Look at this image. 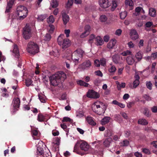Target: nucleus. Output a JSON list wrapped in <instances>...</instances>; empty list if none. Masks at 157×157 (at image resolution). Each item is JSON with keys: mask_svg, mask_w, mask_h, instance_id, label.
<instances>
[{"mask_svg": "<svg viewBox=\"0 0 157 157\" xmlns=\"http://www.w3.org/2000/svg\"><path fill=\"white\" fill-rule=\"evenodd\" d=\"M52 85L56 86L61 84L66 78V75L63 72H59L49 77Z\"/></svg>", "mask_w": 157, "mask_h": 157, "instance_id": "1", "label": "nucleus"}, {"mask_svg": "<svg viewBox=\"0 0 157 157\" xmlns=\"http://www.w3.org/2000/svg\"><path fill=\"white\" fill-rule=\"evenodd\" d=\"M99 2L100 6L103 8L109 7L112 3L111 10L113 11L117 6V2L113 0H99Z\"/></svg>", "mask_w": 157, "mask_h": 157, "instance_id": "2", "label": "nucleus"}, {"mask_svg": "<svg viewBox=\"0 0 157 157\" xmlns=\"http://www.w3.org/2000/svg\"><path fill=\"white\" fill-rule=\"evenodd\" d=\"M103 106H105V105L102 102L97 101L93 104L92 108L94 112L98 114L101 115L104 114L105 112V109L102 108Z\"/></svg>", "mask_w": 157, "mask_h": 157, "instance_id": "3", "label": "nucleus"}, {"mask_svg": "<svg viewBox=\"0 0 157 157\" xmlns=\"http://www.w3.org/2000/svg\"><path fill=\"white\" fill-rule=\"evenodd\" d=\"M28 11L26 7L22 6H18L17 8V14L19 16V19L22 20L26 17Z\"/></svg>", "mask_w": 157, "mask_h": 157, "instance_id": "4", "label": "nucleus"}, {"mask_svg": "<svg viewBox=\"0 0 157 157\" xmlns=\"http://www.w3.org/2000/svg\"><path fill=\"white\" fill-rule=\"evenodd\" d=\"M39 48L34 42H30L28 45L27 49L28 52L33 55L38 52Z\"/></svg>", "mask_w": 157, "mask_h": 157, "instance_id": "5", "label": "nucleus"}, {"mask_svg": "<svg viewBox=\"0 0 157 157\" xmlns=\"http://www.w3.org/2000/svg\"><path fill=\"white\" fill-rule=\"evenodd\" d=\"M57 41L59 44L62 45V48L64 49H65L70 45V42L69 40L68 39H63L61 35L58 37Z\"/></svg>", "mask_w": 157, "mask_h": 157, "instance_id": "6", "label": "nucleus"}, {"mask_svg": "<svg viewBox=\"0 0 157 157\" xmlns=\"http://www.w3.org/2000/svg\"><path fill=\"white\" fill-rule=\"evenodd\" d=\"M23 35L24 38L25 40L29 39L32 36L30 28L29 26H27V25H26L23 29Z\"/></svg>", "mask_w": 157, "mask_h": 157, "instance_id": "7", "label": "nucleus"}, {"mask_svg": "<svg viewBox=\"0 0 157 157\" xmlns=\"http://www.w3.org/2000/svg\"><path fill=\"white\" fill-rule=\"evenodd\" d=\"M87 96L89 98H97L99 97L100 95L98 93L91 90L88 92Z\"/></svg>", "mask_w": 157, "mask_h": 157, "instance_id": "8", "label": "nucleus"}, {"mask_svg": "<svg viewBox=\"0 0 157 157\" xmlns=\"http://www.w3.org/2000/svg\"><path fill=\"white\" fill-rule=\"evenodd\" d=\"M62 16L63 24L66 25L69 20V16L64 12H62Z\"/></svg>", "mask_w": 157, "mask_h": 157, "instance_id": "9", "label": "nucleus"}, {"mask_svg": "<svg viewBox=\"0 0 157 157\" xmlns=\"http://www.w3.org/2000/svg\"><path fill=\"white\" fill-rule=\"evenodd\" d=\"M91 65V63L90 61L89 60H87L82 63L81 65V68L82 69L84 70L86 68L90 67Z\"/></svg>", "mask_w": 157, "mask_h": 157, "instance_id": "10", "label": "nucleus"}, {"mask_svg": "<svg viewBox=\"0 0 157 157\" xmlns=\"http://www.w3.org/2000/svg\"><path fill=\"white\" fill-rule=\"evenodd\" d=\"M80 147L82 150L86 151L89 148V146L86 142H84L81 144Z\"/></svg>", "mask_w": 157, "mask_h": 157, "instance_id": "11", "label": "nucleus"}, {"mask_svg": "<svg viewBox=\"0 0 157 157\" xmlns=\"http://www.w3.org/2000/svg\"><path fill=\"white\" fill-rule=\"evenodd\" d=\"M14 102L13 106L14 109H17L19 108L20 105V101L19 99L18 98H15L13 99Z\"/></svg>", "mask_w": 157, "mask_h": 157, "instance_id": "12", "label": "nucleus"}, {"mask_svg": "<svg viewBox=\"0 0 157 157\" xmlns=\"http://www.w3.org/2000/svg\"><path fill=\"white\" fill-rule=\"evenodd\" d=\"M126 60L127 63L129 65H132L135 61L132 56H128L126 59Z\"/></svg>", "mask_w": 157, "mask_h": 157, "instance_id": "13", "label": "nucleus"}, {"mask_svg": "<svg viewBox=\"0 0 157 157\" xmlns=\"http://www.w3.org/2000/svg\"><path fill=\"white\" fill-rule=\"evenodd\" d=\"M112 60L113 62L116 64L119 63L120 61V57L119 55L118 54H115L112 56Z\"/></svg>", "mask_w": 157, "mask_h": 157, "instance_id": "14", "label": "nucleus"}, {"mask_svg": "<svg viewBox=\"0 0 157 157\" xmlns=\"http://www.w3.org/2000/svg\"><path fill=\"white\" fill-rule=\"evenodd\" d=\"M116 43V40H111L107 44V47L109 49L113 48V47L115 45Z\"/></svg>", "mask_w": 157, "mask_h": 157, "instance_id": "15", "label": "nucleus"}, {"mask_svg": "<svg viewBox=\"0 0 157 157\" xmlns=\"http://www.w3.org/2000/svg\"><path fill=\"white\" fill-rule=\"evenodd\" d=\"M14 1L15 0H10L8 3L6 10V11L7 12H8L10 11V10L12 8Z\"/></svg>", "mask_w": 157, "mask_h": 157, "instance_id": "16", "label": "nucleus"}, {"mask_svg": "<svg viewBox=\"0 0 157 157\" xmlns=\"http://www.w3.org/2000/svg\"><path fill=\"white\" fill-rule=\"evenodd\" d=\"M95 40L96 41V44L98 45H101L103 44L104 41L100 36H97L95 38Z\"/></svg>", "mask_w": 157, "mask_h": 157, "instance_id": "17", "label": "nucleus"}, {"mask_svg": "<svg viewBox=\"0 0 157 157\" xmlns=\"http://www.w3.org/2000/svg\"><path fill=\"white\" fill-rule=\"evenodd\" d=\"M13 52L15 55L16 57L18 58L19 56V50L18 47L16 44H14V48L13 50Z\"/></svg>", "mask_w": 157, "mask_h": 157, "instance_id": "18", "label": "nucleus"}, {"mask_svg": "<svg viewBox=\"0 0 157 157\" xmlns=\"http://www.w3.org/2000/svg\"><path fill=\"white\" fill-rule=\"evenodd\" d=\"M113 141L112 138H108L106 139L103 142L104 145L106 147H109L110 144Z\"/></svg>", "mask_w": 157, "mask_h": 157, "instance_id": "19", "label": "nucleus"}, {"mask_svg": "<svg viewBox=\"0 0 157 157\" xmlns=\"http://www.w3.org/2000/svg\"><path fill=\"white\" fill-rule=\"evenodd\" d=\"M86 121L89 124L92 125H95L96 124V123L94 121L92 118L91 117H87Z\"/></svg>", "mask_w": 157, "mask_h": 157, "instance_id": "20", "label": "nucleus"}, {"mask_svg": "<svg viewBox=\"0 0 157 157\" xmlns=\"http://www.w3.org/2000/svg\"><path fill=\"white\" fill-rule=\"evenodd\" d=\"M149 13L150 16L155 17L156 16V11L155 9L150 8L149 9Z\"/></svg>", "mask_w": 157, "mask_h": 157, "instance_id": "21", "label": "nucleus"}, {"mask_svg": "<svg viewBox=\"0 0 157 157\" xmlns=\"http://www.w3.org/2000/svg\"><path fill=\"white\" fill-rule=\"evenodd\" d=\"M138 122L139 124L143 125H146L148 124L147 121L144 119L139 120Z\"/></svg>", "mask_w": 157, "mask_h": 157, "instance_id": "22", "label": "nucleus"}, {"mask_svg": "<svg viewBox=\"0 0 157 157\" xmlns=\"http://www.w3.org/2000/svg\"><path fill=\"white\" fill-rule=\"evenodd\" d=\"M110 118L109 117H105L101 120L102 124H105L109 122Z\"/></svg>", "mask_w": 157, "mask_h": 157, "instance_id": "23", "label": "nucleus"}, {"mask_svg": "<svg viewBox=\"0 0 157 157\" xmlns=\"http://www.w3.org/2000/svg\"><path fill=\"white\" fill-rule=\"evenodd\" d=\"M77 82L78 84L80 86H84L85 87H87L89 85L87 83L81 80H79Z\"/></svg>", "mask_w": 157, "mask_h": 157, "instance_id": "24", "label": "nucleus"}, {"mask_svg": "<svg viewBox=\"0 0 157 157\" xmlns=\"http://www.w3.org/2000/svg\"><path fill=\"white\" fill-rule=\"evenodd\" d=\"M58 2L56 0H52L51 5L52 8H56L58 6Z\"/></svg>", "mask_w": 157, "mask_h": 157, "instance_id": "25", "label": "nucleus"}, {"mask_svg": "<svg viewBox=\"0 0 157 157\" xmlns=\"http://www.w3.org/2000/svg\"><path fill=\"white\" fill-rule=\"evenodd\" d=\"M136 58L138 60V61H140L142 58V56L141 53L140 52H138L136 53L135 55Z\"/></svg>", "mask_w": 157, "mask_h": 157, "instance_id": "26", "label": "nucleus"}, {"mask_svg": "<svg viewBox=\"0 0 157 157\" xmlns=\"http://www.w3.org/2000/svg\"><path fill=\"white\" fill-rule=\"evenodd\" d=\"M125 4L127 6H133V3L132 0H125Z\"/></svg>", "mask_w": 157, "mask_h": 157, "instance_id": "27", "label": "nucleus"}, {"mask_svg": "<svg viewBox=\"0 0 157 157\" xmlns=\"http://www.w3.org/2000/svg\"><path fill=\"white\" fill-rule=\"evenodd\" d=\"M144 114L147 117H150L151 114L150 113L149 111L148 108H145L143 112Z\"/></svg>", "mask_w": 157, "mask_h": 157, "instance_id": "28", "label": "nucleus"}, {"mask_svg": "<svg viewBox=\"0 0 157 157\" xmlns=\"http://www.w3.org/2000/svg\"><path fill=\"white\" fill-rule=\"evenodd\" d=\"M127 15V12L126 11L122 12L120 13V17L122 19H124Z\"/></svg>", "mask_w": 157, "mask_h": 157, "instance_id": "29", "label": "nucleus"}, {"mask_svg": "<svg viewBox=\"0 0 157 157\" xmlns=\"http://www.w3.org/2000/svg\"><path fill=\"white\" fill-rule=\"evenodd\" d=\"M47 21L49 23H52L54 21V19L53 15L50 16L47 19Z\"/></svg>", "mask_w": 157, "mask_h": 157, "instance_id": "30", "label": "nucleus"}, {"mask_svg": "<svg viewBox=\"0 0 157 157\" xmlns=\"http://www.w3.org/2000/svg\"><path fill=\"white\" fill-rule=\"evenodd\" d=\"M90 26L89 25H87L85 26V32L86 33V35H88L89 34L90 30Z\"/></svg>", "mask_w": 157, "mask_h": 157, "instance_id": "31", "label": "nucleus"}, {"mask_svg": "<svg viewBox=\"0 0 157 157\" xmlns=\"http://www.w3.org/2000/svg\"><path fill=\"white\" fill-rule=\"evenodd\" d=\"M100 19L101 21L105 22L107 20V18L105 15H102L100 16Z\"/></svg>", "mask_w": 157, "mask_h": 157, "instance_id": "32", "label": "nucleus"}, {"mask_svg": "<svg viewBox=\"0 0 157 157\" xmlns=\"http://www.w3.org/2000/svg\"><path fill=\"white\" fill-rule=\"evenodd\" d=\"M139 84V81L137 79H136L133 82V87L136 88Z\"/></svg>", "mask_w": 157, "mask_h": 157, "instance_id": "33", "label": "nucleus"}, {"mask_svg": "<svg viewBox=\"0 0 157 157\" xmlns=\"http://www.w3.org/2000/svg\"><path fill=\"white\" fill-rule=\"evenodd\" d=\"M44 117L41 114H39L38 117V120L39 121L42 122L44 121Z\"/></svg>", "mask_w": 157, "mask_h": 157, "instance_id": "34", "label": "nucleus"}, {"mask_svg": "<svg viewBox=\"0 0 157 157\" xmlns=\"http://www.w3.org/2000/svg\"><path fill=\"white\" fill-rule=\"evenodd\" d=\"M73 0H68V2L66 5L67 7L70 8L73 5Z\"/></svg>", "mask_w": 157, "mask_h": 157, "instance_id": "35", "label": "nucleus"}, {"mask_svg": "<svg viewBox=\"0 0 157 157\" xmlns=\"http://www.w3.org/2000/svg\"><path fill=\"white\" fill-rule=\"evenodd\" d=\"M143 10V8L141 7H138L136 8L135 11L136 12H137V13H133L134 15L137 16L138 15V13H140L141 10Z\"/></svg>", "mask_w": 157, "mask_h": 157, "instance_id": "36", "label": "nucleus"}, {"mask_svg": "<svg viewBox=\"0 0 157 157\" xmlns=\"http://www.w3.org/2000/svg\"><path fill=\"white\" fill-rule=\"evenodd\" d=\"M121 54L123 56H126L127 55H132V52L130 51L127 50L125 52H122Z\"/></svg>", "mask_w": 157, "mask_h": 157, "instance_id": "37", "label": "nucleus"}, {"mask_svg": "<svg viewBox=\"0 0 157 157\" xmlns=\"http://www.w3.org/2000/svg\"><path fill=\"white\" fill-rule=\"evenodd\" d=\"M125 83L124 82H122L121 84H120L119 86L118 85L117 89L119 90H121V88H124L125 87Z\"/></svg>", "mask_w": 157, "mask_h": 157, "instance_id": "38", "label": "nucleus"}, {"mask_svg": "<svg viewBox=\"0 0 157 157\" xmlns=\"http://www.w3.org/2000/svg\"><path fill=\"white\" fill-rule=\"evenodd\" d=\"M146 85L147 88L149 89L150 90L152 89V84L151 83V82L149 81L147 82Z\"/></svg>", "mask_w": 157, "mask_h": 157, "instance_id": "39", "label": "nucleus"}, {"mask_svg": "<svg viewBox=\"0 0 157 157\" xmlns=\"http://www.w3.org/2000/svg\"><path fill=\"white\" fill-rule=\"evenodd\" d=\"M38 97L39 99L41 102L43 103L45 102V99L44 95H39Z\"/></svg>", "mask_w": 157, "mask_h": 157, "instance_id": "40", "label": "nucleus"}, {"mask_svg": "<svg viewBox=\"0 0 157 157\" xmlns=\"http://www.w3.org/2000/svg\"><path fill=\"white\" fill-rule=\"evenodd\" d=\"M51 39V36L49 34H47L45 36L44 40L46 41L49 40Z\"/></svg>", "mask_w": 157, "mask_h": 157, "instance_id": "41", "label": "nucleus"}, {"mask_svg": "<svg viewBox=\"0 0 157 157\" xmlns=\"http://www.w3.org/2000/svg\"><path fill=\"white\" fill-rule=\"evenodd\" d=\"M25 83L27 86H29L32 83L31 80L29 78H27L26 80Z\"/></svg>", "mask_w": 157, "mask_h": 157, "instance_id": "42", "label": "nucleus"}, {"mask_svg": "<svg viewBox=\"0 0 157 157\" xmlns=\"http://www.w3.org/2000/svg\"><path fill=\"white\" fill-rule=\"evenodd\" d=\"M116 70L115 67L113 66L111 67V68L109 69V71L110 72H114Z\"/></svg>", "mask_w": 157, "mask_h": 157, "instance_id": "43", "label": "nucleus"}, {"mask_svg": "<svg viewBox=\"0 0 157 157\" xmlns=\"http://www.w3.org/2000/svg\"><path fill=\"white\" fill-rule=\"evenodd\" d=\"M71 119L68 117H65L63 118V119L62 121V122H71Z\"/></svg>", "mask_w": 157, "mask_h": 157, "instance_id": "44", "label": "nucleus"}, {"mask_svg": "<svg viewBox=\"0 0 157 157\" xmlns=\"http://www.w3.org/2000/svg\"><path fill=\"white\" fill-rule=\"evenodd\" d=\"M100 63L101 65L104 66L105 64L106 60L104 58L100 60Z\"/></svg>", "mask_w": 157, "mask_h": 157, "instance_id": "45", "label": "nucleus"}, {"mask_svg": "<svg viewBox=\"0 0 157 157\" xmlns=\"http://www.w3.org/2000/svg\"><path fill=\"white\" fill-rule=\"evenodd\" d=\"M130 37L132 40H135L138 38L139 36L138 34H136V35L130 36Z\"/></svg>", "mask_w": 157, "mask_h": 157, "instance_id": "46", "label": "nucleus"}, {"mask_svg": "<svg viewBox=\"0 0 157 157\" xmlns=\"http://www.w3.org/2000/svg\"><path fill=\"white\" fill-rule=\"evenodd\" d=\"M153 25V23L152 22L148 21L145 24V26L147 28H149Z\"/></svg>", "mask_w": 157, "mask_h": 157, "instance_id": "47", "label": "nucleus"}, {"mask_svg": "<svg viewBox=\"0 0 157 157\" xmlns=\"http://www.w3.org/2000/svg\"><path fill=\"white\" fill-rule=\"evenodd\" d=\"M151 110L153 113H157V106H154L151 108Z\"/></svg>", "mask_w": 157, "mask_h": 157, "instance_id": "48", "label": "nucleus"}, {"mask_svg": "<svg viewBox=\"0 0 157 157\" xmlns=\"http://www.w3.org/2000/svg\"><path fill=\"white\" fill-rule=\"evenodd\" d=\"M94 64L97 67L100 66V62L98 59H96L94 61Z\"/></svg>", "mask_w": 157, "mask_h": 157, "instance_id": "49", "label": "nucleus"}, {"mask_svg": "<svg viewBox=\"0 0 157 157\" xmlns=\"http://www.w3.org/2000/svg\"><path fill=\"white\" fill-rule=\"evenodd\" d=\"M130 36H132V35H135L136 34H138L137 32L135 30L132 29L131 30L130 33Z\"/></svg>", "mask_w": 157, "mask_h": 157, "instance_id": "50", "label": "nucleus"}, {"mask_svg": "<svg viewBox=\"0 0 157 157\" xmlns=\"http://www.w3.org/2000/svg\"><path fill=\"white\" fill-rule=\"evenodd\" d=\"M128 45L129 47L130 48H134V44L132 43V41H130L128 43Z\"/></svg>", "mask_w": 157, "mask_h": 157, "instance_id": "51", "label": "nucleus"}, {"mask_svg": "<svg viewBox=\"0 0 157 157\" xmlns=\"http://www.w3.org/2000/svg\"><path fill=\"white\" fill-rule=\"evenodd\" d=\"M70 32V29H65L64 30V33L65 34H66V37H68L69 36V34Z\"/></svg>", "mask_w": 157, "mask_h": 157, "instance_id": "52", "label": "nucleus"}, {"mask_svg": "<svg viewBox=\"0 0 157 157\" xmlns=\"http://www.w3.org/2000/svg\"><path fill=\"white\" fill-rule=\"evenodd\" d=\"M95 73H96V75H97L102 77L103 75L102 72L99 70L95 72Z\"/></svg>", "mask_w": 157, "mask_h": 157, "instance_id": "53", "label": "nucleus"}, {"mask_svg": "<svg viewBox=\"0 0 157 157\" xmlns=\"http://www.w3.org/2000/svg\"><path fill=\"white\" fill-rule=\"evenodd\" d=\"M121 30L119 29L116 31L115 34L116 35L119 36L121 34Z\"/></svg>", "mask_w": 157, "mask_h": 157, "instance_id": "54", "label": "nucleus"}, {"mask_svg": "<svg viewBox=\"0 0 157 157\" xmlns=\"http://www.w3.org/2000/svg\"><path fill=\"white\" fill-rule=\"evenodd\" d=\"M124 146H127L129 144V141L127 140H124L123 142Z\"/></svg>", "mask_w": 157, "mask_h": 157, "instance_id": "55", "label": "nucleus"}, {"mask_svg": "<svg viewBox=\"0 0 157 157\" xmlns=\"http://www.w3.org/2000/svg\"><path fill=\"white\" fill-rule=\"evenodd\" d=\"M109 39V37L108 35H105L104 36V40L105 41L108 42Z\"/></svg>", "mask_w": 157, "mask_h": 157, "instance_id": "56", "label": "nucleus"}, {"mask_svg": "<svg viewBox=\"0 0 157 157\" xmlns=\"http://www.w3.org/2000/svg\"><path fill=\"white\" fill-rule=\"evenodd\" d=\"M84 115V113L82 111H79L78 113L77 114V117H82Z\"/></svg>", "mask_w": 157, "mask_h": 157, "instance_id": "57", "label": "nucleus"}, {"mask_svg": "<svg viewBox=\"0 0 157 157\" xmlns=\"http://www.w3.org/2000/svg\"><path fill=\"white\" fill-rule=\"evenodd\" d=\"M129 97V95L128 94H125L123 97V98L124 100L128 99Z\"/></svg>", "mask_w": 157, "mask_h": 157, "instance_id": "58", "label": "nucleus"}, {"mask_svg": "<svg viewBox=\"0 0 157 157\" xmlns=\"http://www.w3.org/2000/svg\"><path fill=\"white\" fill-rule=\"evenodd\" d=\"M95 38V36L94 34H92L90 36V38L89 40V41H91L93 39H94Z\"/></svg>", "mask_w": 157, "mask_h": 157, "instance_id": "59", "label": "nucleus"}, {"mask_svg": "<svg viewBox=\"0 0 157 157\" xmlns=\"http://www.w3.org/2000/svg\"><path fill=\"white\" fill-rule=\"evenodd\" d=\"M77 130L81 134H83L84 132L83 130L79 128H77Z\"/></svg>", "mask_w": 157, "mask_h": 157, "instance_id": "60", "label": "nucleus"}, {"mask_svg": "<svg viewBox=\"0 0 157 157\" xmlns=\"http://www.w3.org/2000/svg\"><path fill=\"white\" fill-rule=\"evenodd\" d=\"M151 144L155 148H157V141H153Z\"/></svg>", "mask_w": 157, "mask_h": 157, "instance_id": "61", "label": "nucleus"}, {"mask_svg": "<svg viewBox=\"0 0 157 157\" xmlns=\"http://www.w3.org/2000/svg\"><path fill=\"white\" fill-rule=\"evenodd\" d=\"M87 35H86V33L85 32V31L82 33L80 35V37L81 38H84L86 36H87Z\"/></svg>", "mask_w": 157, "mask_h": 157, "instance_id": "62", "label": "nucleus"}, {"mask_svg": "<svg viewBox=\"0 0 157 157\" xmlns=\"http://www.w3.org/2000/svg\"><path fill=\"white\" fill-rule=\"evenodd\" d=\"M32 132L33 133V134L34 136H36L38 134V132L37 130H32Z\"/></svg>", "mask_w": 157, "mask_h": 157, "instance_id": "63", "label": "nucleus"}, {"mask_svg": "<svg viewBox=\"0 0 157 157\" xmlns=\"http://www.w3.org/2000/svg\"><path fill=\"white\" fill-rule=\"evenodd\" d=\"M135 155L137 157H142V155L141 153H139L138 152H136Z\"/></svg>", "mask_w": 157, "mask_h": 157, "instance_id": "64", "label": "nucleus"}]
</instances>
